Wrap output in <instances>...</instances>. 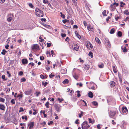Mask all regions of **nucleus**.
Segmentation results:
<instances>
[{
	"label": "nucleus",
	"mask_w": 129,
	"mask_h": 129,
	"mask_svg": "<svg viewBox=\"0 0 129 129\" xmlns=\"http://www.w3.org/2000/svg\"><path fill=\"white\" fill-rule=\"evenodd\" d=\"M36 14L38 17H42L44 15L43 12L38 8H36L35 10Z\"/></svg>",
	"instance_id": "f257e3e1"
},
{
	"label": "nucleus",
	"mask_w": 129,
	"mask_h": 129,
	"mask_svg": "<svg viewBox=\"0 0 129 129\" xmlns=\"http://www.w3.org/2000/svg\"><path fill=\"white\" fill-rule=\"evenodd\" d=\"M89 125L86 121H84L82 124V129H88L90 127Z\"/></svg>",
	"instance_id": "f03ea898"
},
{
	"label": "nucleus",
	"mask_w": 129,
	"mask_h": 129,
	"mask_svg": "<svg viewBox=\"0 0 129 129\" xmlns=\"http://www.w3.org/2000/svg\"><path fill=\"white\" fill-rule=\"evenodd\" d=\"M70 48L73 50L77 51L78 50L79 47L78 45L76 44H73L70 46Z\"/></svg>",
	"instance_id": "7ed1b4c3"
},
{
	"label": "nucleus",
	"mask_w": 129,
	"mask_h": 129,
	"mask_svg": "<svg viewBox=\"0 0 129 129\" xmlns=\"http://www.w3.org/2000/svg\"><path fill=\"white\" fill-rule=\"evenodd\" d=\"M14 16L13 14H9L7 17V21H11L13 18Z\"/></svg>",
	"instance_id": "20e7f679"
},
{
	"label": "nucleus",
	"mask_w": 129,
	"mask_h": 129,
	"mask_svg": "<svg viewBox=\"0 0 129 129\" xmlns=\"http://www.w3.org/2000/svg\"><path fill=\"white\" fill-rule=\"evenodd\" d=\"M31 49L33 50H38L39 49V46L37 44H34L33 46H32Z\"/></svg>",
	"instance_id": "39448f33"
},
{
	"label": "nucleus",
	"mask_w": 129,
	"mask_h": 129,
	"mask_svg": "<svg viewBox=\"0 0 129 129\" xmlns=\"http://www.w3.org/2000/svg\"><path fill=\"white\" fill-rule=\"evenodd\" d=\"M116 112L114 111H110L109 112V114L110 117H112L115 116Z\"/></svg>",
	"instance_id": "423d86ee"
},
{
	"label": "nucleus",
	"mask_w": 129,
	"mask_h": 129,
	"mask_svg": "<svg viewBox=\"0 0 129 129\" xmlns=\"http://www.w3.org/2000/svg\"><path fill=\"white\" fill-rule=\"evenodd\" d=\"M54 107L56 111L58 112H59L60 111V109L59 105L58 104H55L54 105Z\"/></svg>",
	"instance_id": "0eeeda50"
},
{
	"label": "nucleus",
	"mask_w": 129,
	"mask_h": 129,
	"mask_svg": "<svg viewBox=\"0 0 129 129\" xmlns=\"http://www.w3.org/2000/svg\"><path fill=\"white\" fill-rule=\"evenodd\" d=\"M105 44L109 48L111 47V44L108 39H105Z\"/></svg>",
	"instance_id": "6e6552de"
},
{
	"label": "nucleus",
	"mask_w": 129,
	"mask_h": 129,
	"mask_svg": "<svg viewBox=\"0 0 129 129\" xmlns=\"http://www.w3.org/2000/svg\"><path fill=\"white\" fill-rule=\"evenodd\" d=\"M86 46L88 49L89 50L91 49L92 48V45L90 43L88 42V43L86 44Z\"/></svg>",
	"instance_id": "1a4fd4ad"
},
{
	"label": "nucleus",
	"mask_w": 129,
	"mask_h": 129,
	"mask_svg": "<svg viewBox=\"0 0 129 129\" xmlns=\"http://www.w3.org/2000/svg\"><path fill=\"white\" fill-rule=\"evenodd\" d=\"M21 61L22 63L23 64H26L28 63V61L26 59L24 58L22 59Z\"/></svg>",
	"instance_id": "9d476101"
},
{
	"label": "nucleus",
	"mask_w": 129,
	"mask_h": 129,
	"mask_svg": "<svg viewBox=\"0 0 129 129\" xmlns=\"http://www.w3.org/2000/svg\"><path fill=\"white\" fill-rule=\"evenodd\" d=\"M34 125V122H31L28 124V126L29 129H31L32 128Z\"/></svg>",
	"instance_id": "9b49d317"
},
{
	"label": "nucleus",
	"mask_w": 129,
	"mask_h": 129,
	"mask_svg": "<svg viewBox=\"0 0 129 129\" xmlns=\"http://www.w3.org/2000/svg\"><path fill=\"white\" fill-rule=\"evenodd\" d=\"M67 70L66 69H61V72L62 74H64L66 73L67 72Z\"/></svg>",
	"instance_id": "f8f14e48"
},
{
	"label": "nucleus",
	"mask_w": 129,
	"mask_h": 129,
	"mask_svg": "<svg viewBox=\"0 0 129 129\" xmlns=\"http://www.w3.org/2000/svg\"><path fill=\"white\" fill-rule=\"evenodd\" d=\"M88 96H89L91 98H92L93 97V94L91 91H89L88 92Z\"/></svg>",
	"instance_id": "ddd939ff"
},
{
	"label": "nucleus",
	"mask_w": 129,
	"mask_h": 129,
	"mask_svg": "<svg viewBox=\"0 0 129 129\" xmlns=\"http://www.w3.org/2000/svg\"><path fill=\"white\" fill-rule=\"evenodd\" d=\"M115 83L113 81H112L110 82V85L111 87H113L115 86Z\"/></svg>",
	"instance_id": "4468645a"
},
{
	"label": "nucleus",
	"mask_w": 129,
	"mask_h": 129,
	"mask_svg": "<svg viewBox=\"0 0 129 129\" xmlns=\"http://www.w3.org/2000/svg\"><path fill=\"white\" fill-rule=\"evenodd\" d=\"M95 40L96 42L98 43L99 44H101V42L100 41V40H99V39L97 37L95 38Z\"/></svg>",
	"instance_id": "2eb2a0df"
},
{
	"label": "nucleus",
	"mask_w": 129,
	"mask_h": 129,
	"mask_svg": "<svg viewBox=\"0 0 129 129\" xmlns=\"http://www.w3.org/2000/svg\"><path fill=\"white\" fill-rule=\"evenodd\" d=\"M122 111L123 113H126L127 111V110L126 107L124 108H122Z\"/></svg>",
	"instance_id": "dca6fc26"
},
{
	"label": "nucleus",
	"mask_w": 129,
	"mask_h": 129,
	"mask_svg": "<svg viewBox=\"0 0 129 129\" xmlns=\"http://www.w3.org/2000/svg\"><path fill=\"white\" fill-rule=\"evenodd\" d=\"M112 99V98L111 96H109L108 97L107 99V102L108 103L111 102Z\"/></svg>",
	"instance_id": "f3484780"
},
{
	"label": "nucleus",
	"mask_w": 129,
	"mask_h": 129,
	"mask_svg": "<svg viewBox=\"0 0 129 129\" xmlns=\"http://www.w3.org/2000/svg\"><path fill=\"white\" fill-rule=\"evenodd\" d=\"M75 34L76 35V36L79 39L81 38V37L80 35L79 34L78 32L77 31H75Z\"/></svg>",
	"instance_id": "a211bd4d"
},
{
	"label": "nucleus",
	"mask_w": 129,
	"mask_h": 129,
	"mask_svg": "<svg viewBox=\"0 0 129 129\" xmlns=\"http://www.w3.org/2000/svg\"><path fill=\"white\" fill-rule=\"evenodd\" d=\"M5 106L3 105L0 104V109L2 110H5Z\"/></svg>",
	"instance_id": "6ab92c4d"
},
{
	"label": "nucleus",
	"mask_w": 129,
	"mask_h": 129,
	"mask_svg": "<svg viewBox=\"0 0 129 129\" xmlns=\"http://www.w3.org/2000/svg\"><path fill=\"white\" fill-rule=\"evenodd\" d=\"M69 80L68 79H66L64 80L63 82V83L64 84H67L69 82Z\"/></svg>",
	"instance_id": "aec40b11"
},
{
	"label": "nucleus",
	"mask_w": 129,
	"mask_h": 129,
	"mask_svg": "<svg viewBox=\"0 0 129 129\" xmlns=\"http://www.w3.org/2000/svg\"><path fill=\"white\" fill-rule=\"evenodd\" d=\"M122 49L123 52H126L127 51V50L125 46L122 47Z\"/></svg>",
	"instance_id": "412c9836"
},
{
	"label": "nucleus",
	"mask_w": 129,
	"mask_h": 129,
	"mask_svg": "<svg viewBox=\"0 0 129 129\" xmlns=\"http://www.w3.org/2000/svg\"><path fill=\"white\" fill-rule=\"evenodd\" d=\"M120 7H123L125 5V3H123V2H120Z\"/></svg>",
	"instance_id": "4be33fe9"
},
{
	"label": "nucleus",
	"mask_w": 129,
	"mask_h": 129,
	"mask_svg": "<svg viewBox=\"0 0 129 129\" xmlns=\"http://www.w3.org/2000/svg\"><path fill=\"white\" fill-rule=\"evenodd\" d=\"M127 124L126 122L125 121H123L122 122V126L123 127L125 126Z\"/></svg>",
	"instance_id": "5701e85b"
},
{
	"label": "nucleus",
	"mask_w": 129,
	"mask_h": 129,
	"mask_svg": "<svg viewBox=\"0 0 129 129\" xmlns=\"http://www.w3.org/2000/svg\"><path fill=\"white\" fill-rule=\"evenodd\" d=\"M112 68L114 72L115 73H116L117 72V71L116 70V67H115V66H113L112 67Z\"/></svg>",
	"instance_id": "b1692460"
},
{
	"label": "nucleus",
	"mask_w": 129,
	"mask_h": 129,
	"mask_svg": "<svg viewBox=\"0 0 129 129\" xmlns=\"http://www.w3.org/2000/svg\"><path fill=\"white\" fill-rule=\"evenodd\" d=\"M89 65L87 64L85 65L84 66V68L86 70H87L89 68Z\"/></svg>",
	"instance_id": "393cba45"
},
{
	"label": "nucleus",
	"mask_w": 129,
	"mask_h": 129,
	"mask_svg": "<svg viewBox=\"0 0 129 129\" xmlns=\"http://www.w3.org/2000/svg\"><path fill=\"white\" fill-rule=\"evenodd\" d=\"M117 35L119 37H121L122 35V33L120 31H118L117 33Z\"/></svg>",
	"instance_id": "a878e982"
},
{
	"label": "nucleus",
	"mask_w": 129,
	"mask_h": 129,
	"mask_svg": "<svg viewBox=\"0 0 129 129\" xmlns=\"http://www.w3.org/2000/svg\"><path fill=\"white\" fill-rule=\"evenodd\" d=\"M104 65L103 63H102L100 64H99L98 65L99 67L100 68H104Z\"/></svg>",
	"instance_id": "bb28decb"
},
{
	"label": "nucleus",
	"mask_w": 129,
	"mask_h": 129,
	"mask_svg": "<svg viewBox=\"0 0 129 129\" xmlns=\"http://www.w3.org/2000/svg\"><path fill=\"white\" fill-rule=\"evenodd\" d=\"M124 14H126L127 15H129V12H128V11L127 10H125L124 12Z\"/></svg>",
	"instance_id": "cd10ccee"
},
{
	"label": "nucleus",
	"mask_w": 129,
	"mask_h": 129,
	"mask_svg": "<svg viewBox=\"0 0 129 129\" xmlns=\"http://www.w3.org/2000/svg\"><path fill=\"white\" fill-rule=\"evenodd\" d=\"M31 91L30 90H28L25 91V93L27 95H28L30 94Z\"/></svg>",
	"instance_id": "c85d7f7f"
},
{
	"label": "nucleus",
	"mask_w": 129,
	"mask_h": 129,
	"mask_svg": "<svg viewBox=\"0 0 129 129\" xmlns=\"http://www.w3.org/2000/svg\"><path fill=\"white\" fill-rule=\"evenodd\" d=\"M81 113L79 114H78L79 115V118H81L82 116L83 115V114L84 113L82 111H81L80 112Z\"/></svg>",
	"instance_id": "c756f323"
},
{
	"label": "nucleus",
	"mask_w": 129,
	"mask_h": 129,
	"mask_svg": "<svg viewBox=\"0 0 129 129\" xmlns=\"http://www.w3.org/2000/svg\"><path fill=\"white\" fill-rule=\"evenodd\" d=\"M62 21L63 23H65L66 22L69 23L70 21L69 20L66 19L63 20Z\"/></svg>",
	"instance_id": "7c9ffc66"
},
{
	"label": "nucleus",
	"mask_w": 129,
	"mask_h": 129,
	"mask_svg": "<svg viewBox=\"0 0 129 129\" xmlns=\"http://www.w3.org/2000/svg\"><path fill=\"white\" fill-rule=\"evenodd\" d=\"M41 92L40 91H36V96H38L39 95L41 94Z\"/></svg>",
	"instance_id": "2f4dec72"
},
{
	"label": "nucleus",
	"mask_w": 129,
	"mask_h": 129,
	"mask_svg": "<svg viewBox=\"0 0 129 129\" xmlns=\"http://www.w3.org/2000/svg\"><path fill=\"white\" fill-rule=\"evenodd\" d=\"M92 104L95 106H97L98 105V103L96 102L93 101L92 102Z\"/></svg>",
	"instance_id": "473e14b6"
},
{
	"label": "nucleus",
	"mask_w": 129,
	"mask_h": 129,
	"mask_svg": "<svg viewBox=\"0 0 129 129\" xmlns=\"http://www.w3.org/2000/svg\"><path fill=\"white\" fill-rule=\"evenodd\" d=\"M115 32V29L114 28H112L110 30V33L111 34H113Z\"/></svg>",
	"instance_id": "72a5a7b5"
},
{
	"label": "nucleus",
	"mask_w": 129,
	"mask_h": 129,
	"mask_svg": "<svg viewBox=\"0 0 129 129\" xmlns=\"http://www.w3.org/2000/svg\"><path fill=\"white\" fill-rule=\"evenodd\" d=\"M88 55L89 56H90L91 58L93 57V55H92V53L91 52H90L88 54Z\"/></svg>",
	"instance_id": "f704fd0d"
},
{
	"label": "nucleus",
	"mask_w": 129,
	"mask_h": 129,
	"mask_svg": "<svg viewBox=\"0 0 129 129\" xmlns=\"http://www.w3.org/2000/svg\"><path fill=\"white\" fill-rule=\"evenodd\" d=\"M87 28L88 30L90 31L91 29H93L92 27H91V26L90 25H88L87 27Z\"/></svg>",
	"instance_id": "c9c22d12"
},
{
	"label": "nucleus",
	"mask_w": 129,
	"mask_h": 129,
	"mask_svg": "<svg viewBox=\"0 0 129 129\" xmlns=\"http://www.w3.org/2000/svg\"><path fill=\"white\" fill-rule=\"evenodd\" d=\"M5 101V99L2 98H0V102L4 103Z\"/></svg>",
	"instance_id": "e433bc0d"
},
{
	"label": "nucleus",
	"mask_w": 129,
	"mask_h": 129,
	"mask_svg": "<svg viewBox=\"0 0 129 129\" xmlns=\"http://www.w3.org/2000/svg\"><path fill=\"white\" fill-rule=\"evenodd\" d=\"M58 99L60 103H61L62 101H63L64 100L62 98L61 99L60 98H58Z\"/></svg>",
	"instance_id": "4c0bfd02"
},
{
	"label": "nucleus",
	"mask_w": 129,
	"mask_h": 129,
	"mask_svg": "<svg viewBox=\"0 0 129 129\" xmlns=\"http://www.w3.org/2000/svg\"><path fill=\"white\" fill-rule=\"evenodd\" d=\"M21 117L23 120L24 119H25L26 120H27V117L26 116H22Z\"/></svg>",
	"instance_id": "58836bf2"
},
{
	"label": "nucleus",
	"mask_w": 129,
	"mask_h": 129,
	"mask_svg": "<svg viewBox=\"0 0 129 129\" xmlns=\"http://www.w3.org/2000/svg\"><path fill=\"white\" fill-rule=\"evenodd\" d=\"M49 102H47L45 104V105L46 106V108H49Z\"/></svg>",
	"instance_id": "ea45409f"
},
{
	"label": "nucleus",
	"mask_w": 129,
	"mask_h": 129,
	"mask_svg": "<svg viewBox=\"0 0 129 129\" xmlns=\"http://www.w3.org/2000/svg\"><path fill=\"white\" fill-rule=\"evenodd\" d=\"M88 120L89 121V123H91L92 124H93L94 123V121H92L91 119L90 118H88Z\"/></svg>",
	"instance_id": "a19ab883"
},
{
	"label": "nucleus",
	"mask_w": 129,
	"mask_h": 129,
	"mask_svg": "<svg viewBox=\"0 0 129 129\" xmlns=\"http://www.w3.org/2000/svg\"><path fill=\"white\" fill-rule=\"evenodd\" d=\"M73 77L76 80L78 78V76L76 74H75L73 76Z\"/></svg>",
	"instance_id": "79ce46f5"
},
{
	"label": "nucleus",
	"mask_w": 129,
	"mask_h": 129,
	"mask_svg": "<svg viewBox=\"0 0 129 129\" xmlns=\"http://www.w3.org/2000/svg\"><path fill=\"white\" fill-rule=\"evenodd\" d=\"M106 10H104L102 12V14L104 16H107V15L106 14Z\"/></svg>",
	"instance_id": "37998d69"
},
{
	"label": "nucleus",
	"mask_w": 129,
	"mask_h": 129,
	"mask_svg": "<svg viewBox=\"0 0 129 129\" xmlns=\"http://www.w3.org/2000/svg\"><path fill=\"white\" fill-rule=\"evenodd\" d=\"M48 84V83L46 82H42V84L44 86H46V85Z\"/></svg>",
	"instance_id": "c03bdc74"
},
{
	"label": "nucleus",
	"mask_w": 129,
	"mask_h": 129,
	"mask_svg": "<svg viewBox=\"0 0 129 129\" xmlns=\"http://www.w3.org/2000/svg\"><path fill=\"white\" fill-rule=\"evenodd\" d=\"M77 96L78 97H79L81 96V95L79 93L80 92V91L79 90H77Z\"/></svg>",
	"instance_id": "a18cd8bd"
},
{
	"label": "nucleus",
	"mask_w": 129,
	"mask_h": 129,
	"mask_svg": "<svg viewBox=\"0 0 129 129\" xmlns=\"http://www.w3.org/2000/svg\"><path fill=\"white\" fill-rule=\"evenodd\" d=\"M11 103L13 104H15V100L14 99H12L11 101Z\"/></svg>",
	"instance_id": "49530a36"
},
{
	"label": "nucleus",
	"mask_w": 129,
	"mask_h": 129,
	"mask_svg": "<svg viewBox=\"0 0 129 129\" xmlns=\"http://www.w3.org/2000/svg\"><path fill=\"white\" fill-rule=\"evenodd\" d=\"M46 54L48 56V55H49V56L50 57L51 56V55H50V52L49 51H47L46 52Z\"/></svg>",
	"instance_id": "de8ad7c7"
},
{
	"label": "nucleus",
	"mask_w": 129,
	"mask_h": 129,
	"mask_svg": "<svg viewBox=\"0 0 129 129\" xmlns=\"http://www.w3.org/2000/svg\"><path fill=\"white\" fill-rule=\"evenodd\" d=\"M101 125H102L98 124L97 125V128L98 129H100L101 128V127H100Z\"/></svg>",
	"instance_id": "09e8293b"
},
{
	"label": "nucleus",
	"mask_w": 129,
	"mask_h": 129,
	"mask_svg": "<svg viewBox=\"0 0 129 129\" xmlns=\"http://www.w3.org/2000/svg\"><path fill=\"white\" fill-rule=\"evenodd\" d=\"M60 14H61V17H62L63 18H64L65 17L64 15V14H63L61 12L60 13Z\"/></svg>",
	"instance_id": "8fccbe9b"
},
{
	"label": "nucleus",
	"mask_w": 129,
	"mask_h": 129,
	"mask_svg": "<svg viewBox=\"0 0 129 129\" xmlns=\"http://www.w3.org/2000/svg\"><path fill=\"white\" fill-rule=\"evenodd\" d=\"M2 78L4 80H6V79H5V75H3L2 76Z\"/></svg>",
	"instance_id": "3c124183"
},
{
	"label": "nucleus",
	"mask_w": 129,
	"mask_h": 129,
	"mask_svg": "<svg viewBox=\"0 0 129 129\" xmlns=\"http://www.w3.org/2000/svg\"><path fill=\"white\" fill-rule=\"evenodd\" d=\"M26 80V79L24 78H22L21 79V81L22 82H25Z\"/></svg>",
	"instance_id": "603ef678"
},
{
	"label": "nucleus",
	"mask_w": 129,
	"mask_h": 129,
	"mask_svg": "<svg viewBox=\"0 0 129 129\" xmlns=\"http://www.w3.org/2000/svg\"><path fill=\"white\" fill-rule=\"evenodd\" d=\"M17 97H19L20 99H21L22 97V94H19L17 95Z\"/></svg>",
	"instance_id": "864d4df0"
},
{
	"label": "nucleus",
	"mask_w": 129,
	"mask_h": 129,
	"mask_svg": "<svg viewBox=\"0 0 129 129\" xmlns=\"http://www.w3.org/2000/svg\"><path fill=\"white\" fill-rule=\"evenodd\" d=\"M29 6L31 8H33L34 7V6L31 3H30L29 4Z\"/></svg>",
	"instance_id": "5fc2aeb1"
},
{
	"label": "nucleus",
	"mask_w": 129,
	"mask_h": 129,
	"mask_svg": "<svg viewBox=\"0 0 129 129\" xmlns=\"http://www.w3.org/2000/svg\"><path fill=\"white\" fill-rule=\"evenodd\" d=\"M113 5H115L117 7L119 6V4L118 3H116L115 2L113 3Z\"/></svg>",
	"instance_id": "6e6d98bb"
},
{
	"label": "nucleus",
	"mask_w": 129,
	"mask_h": 129,
	"mask_svg": "<svg viewBox=\"0 0 129 129\" xmlns=\"http://www.w3.org/2000/svg\"><path fill=\"white\" fill-rule=\"evenodd\" d=\"M79 120L77 119L76 120L75 122L76 124H79Z\"/></svg>",
	"instance_id": "4d7b16f0"
},
{
	"label": "nucleus",
	"mask_w": 129,
	"mask_h": 129,
	"mask_svg": "<svg viewBox=\"0 0 129 129\" xmlns=\"http://www.w3.org/2000/svg\"><path fill=\"white\" fill-rule=\"evenodd\" d=\"M40 77L41 78L43 79H45V76L43 75H40Z\"/></svg>",
	"instance_id": "13d9d810"
},
{
	"label": "nucleus",
	"mask_w": 129,
	"mask_h": 129,
	"mask_svg": "<svg viewBox=\"0 0 129 129\" xmlns=\"http://www.w3.org/2000/svg\"><path fill=\"white\" fill-rule=\"evenodd\" d=\"M77 85H79V86L80 87H82V84L80 83H77L76 84Z\"/></svg>",
	"instance_id": "bf43d9fd"
},
{
	"label": "nucleus",
	"mask_w": 129,
	"mask_h": 129,
	"mask_svg": "<svg viewBox=\"0 0 129 129\" xmlns=\"http://www.w3.org/2000/svg\"><path fill=\"white\" fill-rule=\"evenodd\" d=\"M69 23H71V25H73L74 24V22L72 20H71L70 21Z\"/></svg>",
	"instance_id": "052dcab7"
},
{
	"label": "nucleus",
	"mask_w": 129,
	"mask_h": 129,
	"mask_svg": "<svg viewBox=\"0 0 129 129\" xmlns=\"http://www.w3.org/2000/svg\"><path fill=\"white\" fill-rule=\"evenodd\" d=\"M47 47H50L51 45V44L50 43H47Z\"/></svg>",
	"instance_id": "680f3d73"
},
{
	"label": "nucleus",
	"mask_w": 129,
	"mask_h": 129,
	"mask_svg": "<svg viewBox=\"0 0 129 129\" xmlns=\"http://www.w3.org/2000/svg\"><path fill=\"white\" fill-rule=\"evenodd\" d=\"M83 23L85 27H86L87 25V24L86 21H84L83 22Z\"/></svg>",
	"instance_id": "e2e57ef3"
},
{
	"label": "nucleus",
	"mask_w": 129,
	"mask_h": 129,
	"mask_svg": "<svg viewBox=\"0 0 129 129\" xmlns=\"http://www.w3.org/2000/svg\"><path fill=\"white\" fill-rule=\"evenodd\" d=\"M19 74L20 76H21L23 74V73L22 71H20L19 72Z\"/></svg>",
	"instance_id": "0e129e2a"
},
{
	"label": "nucleus",
	"mask_w": 129,
	"mask_h": 129,
	"mask_svg": "<svg viewBox=\"0 0 129 129\" xmlns=\"http://www.w3.org/2000/svg\"><path fill=\"white\" fill-rule=\"evenodd\" d=\"M61 36L63 38L65 37L66 36V35L65 34H61Z\"/></svg>",
	"instance_id": "69168bd1"
},
{
	"label": "nucleus",
	"mask_w": 129,
	"mask_h": 129,
	"mask_svg": "<svg viewBox=\"0 0 129 129\" xmlns=\"http://www.w3.org/2000/svg\"><path fill=\"white\" fill-rule=\"evenodd\" d=\"M53 123V122L52 121H51L49 122H48V123L49 125H50L51 124H52Z\"/></svg>",
	"instance_id": "338daca9"
},
{
	"label": "nucleus",
	"mask_w": 129,
	"mask_h": 129,
	"mask_svg": "<svg viewBox=\"0 0 129 129\" xmlns=\"http://www.w3.org/2000/svg\"><path fill=\"white\" fill-rule=\"evenodd\" d=\"M24 111V110L23 108L22 107H20V110H19V112H20L22 111Z\"/></svg>",
	"instance_id": "774afa93"
}]
</instances>
